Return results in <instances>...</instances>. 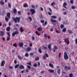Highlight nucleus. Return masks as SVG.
<instances>
[{
	"instance_id": "obj_44",
	"label": "nucleus",
	"mask_w": 77,
	"mask_h": 77,
	"mask_svg": "<svg viewBox=\"0 0 77 77\" xmlns=\"http://www.w3.org/2000/svg\"><path fill=\"white\" fill-rule=\"evenodd\" d=\"M7 34L8 35V37H11V35H10V33L9 32H7Z\"/></svg>"
},
{
	"instance_id": "obj_22",
	"label": "nucleus",
	"mask_w": 77,
	"mask_h": 77,
	"mask_svg": "<svg viewBox=\"0 0 77 77\" xmlns=\"http://www.w3.org/2000/svg\"><path fill=\"white\" fill-rule=\"evenodd\" d=\"M47 24V21H45V23L42 24V25L43 26H46Z\"/></svg>"
},
{
	"instance_id": "obj_9",
	"label": "nucleus",
	"mask_w": 77,
	"mask_h": 77,
	"mask_svg": "<svg viewBox=\"0 0 77 77\" xmlns=\"http://www.w3.org/2000/svg\"><path fill=\"white\" fill-rule=\"evenodd\" d=\"M66 6H67V3L65 2H64L63 4V7L66 8V9H67V8H66Z\"/></svg>"
},
{
	"instance_id": "obj_12",
	"label": "nucleus",
	"mask_w": 77,
	"mask_h": 77,
	"mask_svg": "<svg viewBox=\"0 0 77 77\" xmlns=\"http://www.w3.org/2000/svg\"><path fill=\"white\" fill-rule=\"evenodd\" d=\"M7 16L9 18H11V13H8L7 14Z\"/></svg>"
},
{
	"instance_id": "obj_23",
	"label": "nucleus",
	"mask_w": 77,
	"mask_h": 77,
	"mask_svg": "<svg viewBox=\"0 0 77 77\" xmlns=\"http://www.w3.org/2000/svg\"><path fill=\"white\" fill-rule=\"evenodd\" d=\"M13 12L14 14H17V9L15 8H14L13 9Z\"/></svg>"
},
{
	"instance_id": "obj_43",
	"label": "nucleus",
	"mask_w": 77,
	"mask_h": 77,
	"mask_svg": "<svg viewBox=\"0 0 77 77\" xmlns=\"http://www.w3.org/2000/svg\"><path fill=\"white\" fill-rule=\"evenodd\" d=\"M73 76V74L72 73H71L69 75V77H72Z\"/></svg>"
},
{
	"instance_id": "obj_27",
	"label": "nucleus",
	"mask_w": 77,
	"mask_h": 77,
	"mask_svg": "<svg viewBox=\"0 0 77 77\" xmlns=\"http://www.w3.org/2000/svg\"><path fill=\"white\" fill-rule=\"evenodd\" d=\"M18 57L19 59H20V60H22V59H23V58H22L19 55H18Z\"/></svg>"
},
{
	"instance_id": "obj_6",
	"label": "nucleus",
	"mask_w": 77,
	"mask_h": 77,
	"mask_svg": "<svg viewBox=\"0 0 77 77\" xmlns=\"http://www.w3.org/2000/svg\"><path fill=\"white\" fill-rule=\"evenodd\" d=\"M5 63H6V62H5V61L4 60L2 61L1 62V66H4Z\"/></svg>"
},
{
	"instance_id": "obj_40",
	"label": "nucleus",
	"mask_w": 77,
	"mask_h": 77,
	"mask_svg": "<svg viewBox=\"0 0 77 77\" xmlns=\"http://www.w3.org/2000/svg\"><path fill=\"white\" fill-rule=\"evenodd\" d=\"M28 18H29L30 21H32V18L31 17H28Z\"/></svg>"
},
{
	"instance_id": "obj_64",
	"label": "nucleus",
	"mask_w": 77,
	"mask_h": 77,
	"mask_svg": "<svg viewBox=\"0 0 77 77\" xmlns=\"http://www.w3.org/2000/svg\"><path fill=\"white\" fill-rule=\"evenodd\" d=\"M72 9H74L75 8V6H72Z\"/></svg>"
},
{
	"instance_id": "obj_39",
	"label": "nucleus",
	"mask_w": 77,
	"mask_h": 77,
	"mask_svg": "<svg viewBox=\"0 0 77 77\" xmlns=\"http://www.w3.org/2000/svg\"><path fill=\"white\" fill-rule=\"evenodd\" d=\"M33 66H34V67H37V64L36 63H35L34 65H33Z\"/></svg>"
},
{
	"instance_id": "obj_19",
	"label": "nucleus",
	"mask_w": 77,
	"mask_h": 77,
	"mask_svg": "<svg viewBox=\"0 0 77 77\" xmlns=\"http://www.w3.org/2000/svg\"><path fill=\"white\" fill-rule=\"evenodd\" d=\"M49 66H50L51 68H54V67L53 65V64H52L51 63H50Z\"/></svg>"
},
{
	"instance_id": "obj_41",
	"label": "nucleus",
	"mask_w": 77,
	"mask_h": 77,
	"mask_svg": "<svg viewBox=\"0 0 77 77\" xmlns=\"http://www.w3.org/2000/svg\"><path fill=\"white\" fill-rule=\"evenodd\" d=\"M70 2L71 4H73V3H74V0H70Z\"/></svg>"
},
{
	"instance_id": "obj_63",
	"label": "nucleus",
	"mask_w": 77,
	"mask_h": 77,
	"mask_svg": "<svg viewBox=\"0 0 77 77\" xmlns=\"http://www.w3.org/2000/svg\"><path fill=\"white\" fill-rule=\"evenodd\" d=\"M32 41H34V40H35V37H32Z\"/></svg>"
},
{
	"instance_id": "obj_20",
	"label": "nucleus",
	"mask_w": 77,
	"mask_h": 77,
	"mask_svg": "<svg viewBox=\"0 0 77 77\" xmlns=\"http://www.w3.org/2000/svg\"><path fill=\"white\" fill-rule=\"evenodd\" d=\"M68 31L69 33H70V34L73 33V32H72V31L71 30H68Z\"/></svg>"
},
{
	"instance_id": "obj_35",
	"label": "nucleus",
	"mask_w": 77,
	"mask_h": 77,
	"mask_svg": "<svg viewBox=\"0 0 77 77\" xmlns=\"http://www.w3.org/2000/svg\"><path fill=\"white\" fill-rule=\"evenodd\" d=\"M51 18H54V19H56V18H57V17L55 16H53L51 17Z\"/></svg>"
},
{
	"instance_id": "obj_30",
	"label": "nucleus",
	"mask_w": 77,
	"mask_h": 77,
	"mask_svg": "<svg viewBox=\"0 0 77 77\" xmlns=\"http://www.w3.org/2000/svg\"><path fill=\"white\" fill-rule=\"evenodd\" d=\"M57 72L58 74H60V69H58Z\"/></svg>"
},
{
	"instance_id": "obj_7",
	"label": "nucleus",
	"mask_w": 77,
	"mask_h": 77,
	"mask_svg": "<svg viewBox=\"0 0 77 77\" xmlns=\"http://www.w3.org/2000/svg\"><path fill=\"white\" fill-rule=\"evenodd\" d=\"M18 45L20 47H22L24 45V44L23 43L20 42L19 44Z\"/></svg>"
},
{
	"instance_id": "obj_28",
	"label": "nucleus",
	"mask_w": 77,
	"mask_h": 77,
	"mask_svg": "<svg viewBox=\"0 0 77 77\" xmlns=\"http://www.w3.org/2000/svg\"><path fill=\"white\" fill-rule=\"evenodd\" d=\"M5 20L6 22H8V21H9V18L7 17H5Z\"/></svg>"
},
{
	"instance_id": "obj_51",
	"label": "nucleus",
	"mask_w": 77,
	"mask_h": 77,
	"mask_svg": "<svg viewBox=\"0 0 77 77\" xmlns=\"http://www.w3.org/2000/svg\"><path fill=\"white\" fill-rule=\"evenodd\" d=\"M58 57H59V58H60V57H61V53H59V55L58 56Z\"/></svg>"
},
{
	"instance_id": "obj_8",
	"label": "nucleus",
	"mask_w": 77,
	"mask_h": 77,
	"mask_svg": "<svg viewBox=\"0 0 77 77\" xmlns=\"http://www.w3.org/2000/svg\"><path fill=\"white\" fill-rule=\"evenodd\" d=\"M54 49H53V51L54 52V53H55L56 52V50H57L58 49V48L56 46H54Z\"/></svg>"
},
{
	"instance_id": "obj_60",
	"label": "nucleus",
	"mask_w": 77,
	"mask_h": 77,
	"mask_svg": "<svg viewBox=\"0 0 77 77\" xmlns=\"http://www.w3.org/2000/svg\"><path fill=\"white\" fill-rule=\"evenodd\" d=\"M45 56L47 57H48V54H47L46 53L45 54Z\"/></svg>"
},
{
	"instance_id": "obj_36",
	"label": "nucleus",
	"mask_w": 77,
	"mask_h": 77,
	"mask_svg": "<svg viewBox=\"0 0 77 77\" xmlns=\"http://www.w3.org/2000/svg\"><path fill=\"white\" fill-rule=\"evenodd\" d=\"M38 31H42V28H38Z\"/></svg>"
},
{
	"instance_id": "obj_10",
	"label": "nucleus",
	"mask_w": 77,
	"mask_h": 77,
	"mask_svg": "<svg viewBox=\"0 0 77 77\" xmlns=\"http://www.w3.org/2000/svg\"><path fill=\"white\" fill-rule=\"evenodd\" d=\"M0 33H1L0 34V36H4L5 35V32H4L1 31Z\"/></svg>"
},
{
	"instance_id": "obj_16",
	"label": "nucleus",
	"mask_w": 77,
	"mask_h": 77,
	"mask_svg": "<svg viewBox=\"0 0 77 77\" xmlns=\"http://www.w3.org/2000/svg\"><path fill=\"white\" fill-rule=\"evenodd\" d=\"M0 4H1V5H5V2H4V1H3V0H2L0 2Z\"/></svg>"
},
{
	"instance_id": "obj_25",
	"label": "nucleus",
	"mask_w": 77,
	"mask_h": 77,
	"mask_svg": "<svg viewBox=\"0 0 77 77\" xmlns=\"http://www.w3.org/2000/svg\"><path fill=\"white\" fill-rule=\"evenodd\" d=\"M8 7L9 8H11V4L10 3L8 2Z\"/></svg>"
},
{
	"instance_id": "obj_5",
	"label": "nucleus",
	"mask_w": 77,
	"mask_h": 77,
	"mask_svg": "<svg viewBox=\"0 0 77 77\" xmlns=\"http://www.w3.org/2000/svg\"><path fill=\"white\" fill-rule=\"evenodd\" d=\"M64 41L66 42L67 45H68V44H69V38H65L64 39Z\"/></svg>"
},
{
	"instance_id": "obj_32",
	"label": "nucleus",
	"mask_w": 77,
	"mask_h": 77,
	"mask_svg": "<svg viewBox=\"0 0 77 77\" xmlns=\"http://www.w3.org/2000/svg\"><path fill=\"white\" fill-rule=\"evenodd\" d=\"M66 31V29L65 28H64L62 30V32H65Z\"/></svg>"
},
{
	"instance_id": "obj_48",
	"label": "nucleus",
	"mask_w": 77,
	"mask_h": 77,
	"mask_svg": "<svg viewBox=\"0 0 77 77\" xmlns=\"http://www.w3.org/2000/svg\"><path fill=\"white\" fill-rule=\"evenodd\" d=\"M19 66V64H17L15 66V68H17Z\"/></svg>"
},
{
	"instance_id": "obj_55",
	"label": "nucleus",
	"mask_w": 77,
	"mask_h": 77,
	"mask_svg": "<svg viewBox=\"0 0 77 77\" xmlns=\"http://www.w3.org/2000/svg\"><path fill=\"white\" fill-rule=\"evenodd\" d=\"M63 15H66L67 14H68L66 12H63Z\"/></svg>"
},
{
	"instance_id": "obj_53",
	"label": "nucleus",
	"mask_w": 77,
	"mask_h": 77,
	"mask_svg": "<svg viewBox=\"0 0 77 77\" xmlns=\"http://www.w3.org/2000/svg\"><path fill=\"white\" fill-rule=\"evenodd\" d=\"M31 8H33L34 9H35V7L33 5H31Z\"/></svg>"
},
{
	"instance_id": "obj_47",
	"label": "nucleus",
	"mask_w": 77,
	"mask_h": 77,
	"mask_svg": "<svg viewBox=\"0 0 77 77\" xmlns=\"http://www.w3.org/2000/svg\"><path fill=\"white\" fill-rule=\"evenodd\" d=\"M29 45L30 47H32L33 46V44L32 43H29Z\"/></svg>"
},
{
	"instance_id": "obj_14",
	"label": "nucleus",
	"mask_w": 77,
	"mask_h": 77,
	"mask_svg": "<svg viewBox=\"0 0 77 77\" xmlns=\"http://www.w3.org/2000/svg\"><path fill=\"white\" fill-rule=\"evenodd\" d=\"M51 23H56V21H57V20H54L53 19H51Z\"/></svg>"
},
{
	"instance_id": "obj_1",
	"label": "nucleus",
	"mask_w": 77,
	"mask_h": 77,
	"mask_svg": "<svg viewBox=\"0 0 77 77\" xmlns=\"http://www.w3.org/2000/svg\"><path fill=\"white\" fill-rule=\"evenodd\" d=\"M13 21H14L15 23H17V21L18 23H20V17H16L15 18H13Z\"/></svg>"
},
{
	"instance_id": "obj_59",
	"label": "nucleus",
	"mask_w": 77,
	"mask_h": 77,
	"mask_svg": "<svg viewBox=\"0 0 77 77\" xmlns=\"http://www.w3.org/2000/svg\"><path fill=\"white\" fill-rule=\"evenodd\" d=\"M27 67L28 68V69H31V67H30L29 66H27Z\"/></svg>"
},
{
	"instance_id": "obj_37",
	"label": "nucleus",
	"mask_w": 77,
	"mask_h": 77,
	"mask_svg": "<svg viewBox=\"0 0 77 77\" xmlns=\"http://www.w3.org/2000/svg\"><path fill=\"white\" fill-rule=\"evenodd\" d=\"M38 51L40 53H42V51L41 49H38Z\"/></svg>"
},
{
	"instance_id": "obj_24",
	"label": "nucleus",
	"mask_w": 77,
	"mask_h": 77,
	"mask_svg": "<svg viewBox=\"0 0 77 77\" xmlns=\"http://www.w3.org/2000/svg\"><path fill=\"white\" fill-rule=\"evenodd\" d=\"M23 7L25 8H26L28 7V5H27V4L26 3H25L24 4Z\"/></svg>"
},
{
	"instance_id": "obj_61",
	"label": "nucleus",
	"mask_w": 77,
	"mask_h": 77,
	"mask_svg": "<svg viewBox=\"0 0 77 77\" xmlns=\"http://www.w3.org/2000/svg\"><path fill=\"white\" fill-rule=\"evenodd\" d=\"M40 63L39 62H38V66H40Z\"/></svg>"
},
{
	"instance_id": "obj_52",
	"label": "nucleus",
	"mask_w": 77,
	"mask_h": 77,
	"mask_svg": "<svg viewBox=\"0 0 77 77\" xmlns=\"http://www.w3.org/2000/svg\"><path fill=\"white\" fill-rule=\"evenodd\" d=\"M9 68L11 69H12L14 68L13 67V66H10L9 67Z\"/></svg>"
},
{
	"instance_id": "obj_45",
	"label": "nucleus",
	"mask_w": 77,
	"mask_h": 77,
	"mask_svg": "<svg viewBox=\"0 0 77 77\" xmlns=\"http://www.w3.org/2000/svg\"><path fill=\"white\" fill-rule=\"evenodd\" d=\"M55 31L56 33H60V31L58 30H56V29H55Z\"/></svg>"
},
{
	"instance_id": "obj_50",
	"label": "nucleus",
	"mask_w": 77,
	"mask_h": 77,
	"mask_svg": "<svg viewBox=\"0 0 77 77\" xmlns=\"http://www.w3.org/2000/svg\"><path fill=\"white\" fill-rule=\"evenodd\" d=\"M27 65H32V64L30 62L27 63Z\"/></svg>"
},
{
	"instance_id": "obj_26",
	"label": "nucleus",
	"mask_w": 77,
	"mask_h": 77,
	"mask_svg": "<svg viewBox=\"0 0 77 77\" xmlns=\"http://www.w3.org/2000/svg\"><path fill=\"white\" fill-rule=\"evenodd\" d=\"M39 60V58L38 57H36V58H35V60L36 61H37V60Z\"/></svg>"
},
{
	"instance_id": "obj_17",
	"label": "nucleus",
	"mask_w": 77,
	"mask_h": 77,
	"mask_svg": "<svg viewBox=\"0 0 77 77\" xmlns=\"http://www.w3.org/2000/svg\"><path fill=\"white\" fill-rule=\"evenodd\" d=\"M48 71L50 72H54V70H51V69H49L48 70Z\"/></svg>"
},
{
	"instance_id": "obj_38",
	"label": "nucleus",
	"mask_w": 77,
	"mask_h": 77,
	"mask_svg": "<svg viewBox=\"0 0 77 77\" xmlns=\"http://www.w3.org/2000/svg\"><path fill=\"white\" fill-rule=\"evenodd\" d=\"M16 35V34L15 33V32H14L12 33V36H15V35Z\"/></svg>"
},
{
	"instance_id": "obj_3",
	"label": "nucleus",
	"mask_w": 77,
	"mask_h": 77,
	"mask_svg": "<svg viewBox=\"0 0 77 77\" xmlns=\"http://www.w3.org/2000/svg\"><path fill=\"white\" fill-rule=\"evenodd\" d=\"M64 69L66 71H69V70H71V67H68L67 66H65L64 67Z\"/></svg>"
},
{
	"instance_id": "obj_62",
	"label": "nucleus",
	"mask_w": 77,
	"mask_h": 77,
	"mask_svg": "<svg viewBox=\"0 0 77 77\" xmlns=\"http://www.w3.org/2000/svg\"><path fill=\"white\" fill-rule=\"evenodd\" d=\"M41 10V11H42L44 10V9H43V8L42 7H40Z\"/></svg>"
},
{
	"instance_id": "obj_13",
	"label": "nucleus",
	"mask_w": 77,
	"mask_h": 77,
	"mask_svg": "<svg viewBox=\"0 0 77 77\" xmlns=\"http://www.w3.org/2000/svg\"><path fill=\"white\" fill-rule=\"evenodd\" d=\"M19 68L21 69H24V66L23 65H21L19 66Z\"/></svg>"
},
{
	"instance_id": "obj_56",
	"label": "nucleus",
	"mask_w": 77,
	"mask_h": 77,
	"mask_svg": "<svg viewBox=\"0 0 77 77\" xmlns=\"http://www.w3.org/2000/svg\"><path fill=\"white\" fill-rule=\"evenodd\" d=\"M50 32H53V28H51L50 29Z\"/></svg>"
},
{
	"instance_id": "obj_58",
	"label": "nucleus",
	"mask_w": 77,
	"mask_h": 77,
	"mask_svg": "<svg viewBox=\"0 0 77 77\" xmlns=\"http://www.w3.org/2000/svg\"><path fill=\"white\" fill-rule=\"evenodd\" d=\"M61 64L63 66H65V63H61Z\"/></svg>"
},
{
	"instance_id": "obj_34",
	"label": "nucleus",
	"mask_w": 77,
	"mask_h": 77,
	"mask_svg": "<svg viewBox=\"0 0 77 77\" xmlns=\"http://www.w3.org/2000/svg\"><path fill=\"white\" fill-rule=\"evenodd\" d=\"M42 47H43V48H44L45 50H47L48 49V48H47V47L46 46H42Z\"/></svg>"
},
{
	"instance_id": "obj_42",
	"label": "nucleus",
	"mask_w": 77,
	"mask_h": 77,
	"mask_svg": "<svg viewBox=\"0 0 77 77\" xmlns=\"http://www.w3.org/2000/svg\"><path fill=\"white\" fill-rule=\"evenodd\" d=\"M16 35H18L19 34V32L18 31H16L14 32Z\"/></svg>"
},
{
	"instance_id": "obj_21",
	"label": "nucleus",
	"mask_w": 77,
	"mask_h": 77,
	"mask_svg": "<svg viewBox=\"0 0 77 77\" xmlns=\"http://www.w3.org/2000/svg\"><path fill=\"white\" fill-rule=\"evenodd\" d=\"M13 45L14 47H17L18 45H17V44L16 43H15L14 44H13Z\"/></svg>"
},
{
	"instance_id": "obj_2",
	"label": "nucleus",
	"mask_w": 77,
	"mask_h": 77,
	"mask_svg": "<svg viewBox=\"0 0 77 77\" xmlns=\"http://www.w3.org/2000/svg\"><path fill=\"white\" fill-rule=\"evenodd\" d=\"M64 58L65 60L68 59V55L66 52H65L64 53Z\"/></svg>"
},
{
	"instance_id": "obj_33",
	"label": "nucleus",
	"mask_w": 77,
	"mask_h": 77,
	"mask_svg": "<svg viewBox=\"0 0 77 77\" xmlns=\"http://www.w3.org/2000/svg\"><path fill=\"white\" fill-rule=\"evenodd\" d=\"M10 37L7 36V41H9L10 40V39H11V38H10Z\"/></svg>"
},
{
	"instance_id": "obj_18",
	"label": "nucleus",
	"mask_w": 77,
	"mask_h": 77,
	"mask_svg": "<svg viewBox=\"0 0 77 77\" xmlns=\"http://www.w3.org/2000/svg\"><path fill=\"white\" fill-rule=\"evenodd\" d=\"M6 30L8 32H9V31H10V30H11V27H8L6 28Z\"/></svg>"
},
{
	"instance_id": "obj_49",
	"label": "nucleus",
	"mask_w": 77,
	"mask_h": 77,
	"mask_svg": "<svg viewBox=\"0 0 77 77\" xmlns=\"http://www.w3.org/2000/svg\"><path fill=\"white\" fill-rule=\"evenodd\" d=\"M26 57H29V54L28 53H27L25 54V55Z\"/></svg>"
},
{
	"instance_id": "obj_57",
	"label": "nucleus",
	"mask_w": 77,
	"mask_h": 77,
	"mask_svg": "<svg viewBox=\"0 0 77 77\" xmlns=\"http://www.w3.org/2000/svg\"><path fill=\"white\" fill-rule=\"evenodd\" d=\"M41 23H44V20H42L41 21Z\"/></svg>"
},
{
	"instance_id": "obj_29",
	"label": "nucleus",
	"mask_w": 77,
	"mask_h": 77,
	"mask_svg": "<svg viewBox=\"0 0 77 77\" xmlns=\"http://www.w3.org/2000/svg\"><path fill=\"white\" fill-rule=\"evenodd\" d=\"M51 5L52 6H53L54 5H55V3L54 2H53L51 3Z\"/></svg>"
},
{
	"instance_id": "obj_4",
	"label": "nucleus",
	"mask_w": 77,
	"mask_h": 77,
	"mask_svg": "<svg viewBox=\"0 0 77 77\" xmlns=\"http://www.w3.org/2000/svg\"><path fill=\"white\" fill-rule=\"evenodd\" d=\"M30 11L32 12L31 13V15H33V14H34L36 12L35 10L34 9H31Z\"/></svg>"
},
{
	"instance_id": "obj_11",
	"label": "nucleus",
	"mask_w": 77,
	"mask_h": 77,
	"mask_svg": "<svg viewBox=\"0 0 77 77\" xmlns=\"http://www.w3.org/2000/svg\"><path fill=\"white\" fill-rule=\"evenodd\" d=\"M48 48H49V50H50V51H51L52 50L51 47V44H50L48 45Z\"/></svg>"
},
{
	"instance_id": "obj_46",
	"label": "nucleus",
	"mask_w": 77,
	"mask_h": 77,
	"mask_svg": "<svg viewBox=\"0 0 77 77\" xmlns=\"http://www.w3.org/2000/svg\"><path fill=\"white\" fill-rule=\"evenodd\" d=\"M60 27L61 29H63L64 27V25H60Z\"/></svg>"
},
{
	"instance_id": "obj_15",
	"label": "nucleus",
	"mask_w": 77,
	"mask_h": 77,
	"mask_svg": "<svg viewBox=\"0 0 77 77\" xmlns=\"http://www.w3.org/2000/svg\"><path fill=\"white\" fill-rule=\"evenodd\" d=\"M31 50V48L30 47H28L26 48V51H30Z\"/></svg>"
},
{
	"instance_id": "obj_54",
	"label": "nucleus",
	"mask_w": 77,
	"mask_h": 77,
	"mask_svg": "<svg viewBox=\"0 0 77 77\" xmlns=\"http://www.w3.org/2000/svg\"><path fill=\"white\" fill-rule=\"evenodd\" d=\"M40 18H41V19L42 18H43V16L42 15V14H41V16H40Z\"/></svg>"
},
{
	"instance_id": "obj_31",
	"label": "nucleus",
	"mask_w": 77,
	"mask_h": 77,
	"mask_svg": "<svg viewBox=\"0 0 77 77\" xmlns=\"http://www.w3.org/2000/svg\"><path fill=\"white\" fill-rule=\"evenodd\" d=\"M20 30L21 32H24V30H23V29L22 28V27H21L20 29Z\"/></svg>"
}]
</instances>
